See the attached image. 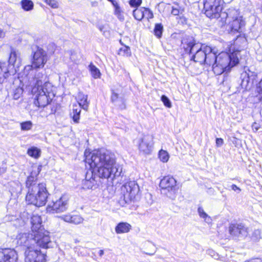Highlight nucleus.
I'll return each mask as SVG.
<instances>
[{
	"instance_id": "obj_1",
	"label": "nucleus",
	"mask_w": 262,
	"mask_h": 262,
	"mask_svg": "<svg viewBox=\"0 0 262 262\" xmlns=\"http://www.w3.org/2000/svg\"><path fill=\"white\" fill-rule=\"evenodd\" d=\"M84 155L86 166L89 165L90 169L83 182V188L92 189L94 186L95 175L104 179L120 175L122 169L116 164L115 156L111 151L104 149L92 152L86 150Z\"/></svg>"
},
{
	"instance_id": "obj_2",
	"label": "nucleus",
	"mask_w": 262,
	"mask_h": 262,
	"mask_svg": "<svg viewBox=\"0 0 262 262\" xmlns=\"http://www.w3.org/2000/svg\"><path fill=\"white\" fill-rule=\"evenodd\" d=\"M41 169V166L33 167V170L30 175L28 177L26 182V187L28 189L26 196V201L28 204L38 207L46 204L49 195L45 184L37 183V177Z\"/></svg>"
},
{
	"instance_id": "obj_3",
	"label": "nucleus",
	"mask_w": 262,
	"mask_h": 262,
	"mask_svg": "<svg viewBox=\"0 0 262 262\" xmlns=\"http://www.w3.org/2000/svg\"><path fill=\"white\" fill-rule=\"evenodd\" d=\"M46 76L41 73L35 74L33 79L32 93L34 97V103L38 107H44L49 104L55 96L54 87L52 83L45 82L42 84Z\"/></svg>"
},
{
	"instance_id": "obj_4",
	"label": "nucleus",
	"mask_w": 262,
	"mask_h": 262,
	"mask_svg": "<svg viewBox=\"0 0 262 262\" xmlns=\"http://www.w3.org/2000/svg\"><path fill=\"white\" fill-rule=\"evenodd\" d=\"M246 51L243 49L236 47L235 45H231L229 53L222 52L216 56L215 63L212 66V70L214 74L221 75L225 71H229L231 68L239 63V58L245 56Z\"/></svg>"
},
{
	"instance_id": "obj_5",
	"label": "nucleus",
	"mask_w": 262,
	"mask_h": 262,
	"mask_svg": "<svg viewBox=\"0 0 262 262\" xmlns=\"http://www.w3.org/2000/svg\"><path fill=\"white\" fill-rule=\"evenodd\" d=\"M182 45L186 52L192 55L191 59L200 64L205 63L206 54L211 52L210 46L195 43L192 37L184 39Z\"/></svg>"
},
{
	"instance_id": "obj_6",
	"label": "nucleus",
	"mask_w": 262,
	"mask_h": 262,
	"mask_svg": "<svg viewBox=\"0 0 262 262\" xmlns=\"http://www.w3.org/2000/svg\"><path fill=\"white\" fill-rule=\"evenodd\" d=\"M17 244L19 245L26 247L32 246L35 244L40 247L48 248L49 247V244L50 243V237L47 232L36 233L30 234L29 233H23L19 234L17 237Z\"/></svg>"
},
{
	"instance_id": "obj_7",
	"label": "nucleus",
	"mask_w": 262,
	"mask_h": 262,
	"mask_svg": "<svg viewBox=\"0 0 262 262\" xmlns=\"http://www.w3.org/2000/svg\"><path fill=\"white\" fill-rule=\"evenodd\" d=\"M221 21H227V28L232 33L242 32V28L245 26L242 16H240L238 11L235 9L230 10L228 13H222Z\"/></svg>"
},
{
	"instance_id": "obj_8",
	"label": "nucleus",
	"mask_w": 262,
	"mask_h": 262,
	"mask_svg": "<svg viewBox=\"0 0 262 262\" xmlns=\"http://www.w3.org/2000/svg\"><path fill=\"white\" fill-rule=\"evenodd\" d=\"M48 60L47 52L41 48L37 49L34 53L32 65H28L24 68V73L28 75L29 71H31L32 73H33V68H43Z\"/></svg>"
},
{
	"instance_id": "obj_9",
	"label": "nucleus",
	"mask_w": 262,
	"mask_h": 262,
	"mask_svg": "<svg viewBox=\"0 0 262 262\" xmlns=\"http://www.w3.org/2000/svg\"><path fill=\"white\" fill-rule=\"evenodd\" d=\"M160 187L163 193L168 198L174 199L177 190V181L170 176L164 177L160 181Z\"/></svg>"
},
{
	"instance_id": "obj_10",
	"label": "nucleus",
	"mask_w": 262,
	"mask_h": 262,
	"mask_svg": "<svg viewBox=\"0 0 262 262\" xmlns=\"http://www.w3.org/2000/svg\"><path fill=\"white\" fill-rule=\"evenodd\" d=\"M121 193L126 203L134 200L139 192V187L135 181H129L121 188Z\"/></svg>"
},
{
	"instance_id": "obj_11",
	"label": "nucleus",
	"mask_w": 262,
	"mask_h": 262,
	"mask_svg": "<svg viewBox=\"0 0 262 262\" xmlns=\"http://www.w3.org/2000/svg\"><path fill=\"white\" fill-rule=\"evenodd\" d=\"M69 197L67 195H61L58 199L48 204L47 211L50 213H61L68 209Z\"/></svg>"
},
{
	"instance_id": "obj_12",
	"label": "nucleus",
	"mask_w": 262,
	"mask_h": 262,
	"mask_svg": "<svg viewBox=\"0 0 262 262\" xmlns=\"http://www.w3.org/2000/svg\"><path fill=\"white\" fill-rule=\"evenodd\" d=\"M26 262H45L46 261V255L41 252L40 250L36 248L34 245L28 247V249L25 250Z\"/></svg>"
},
{
	"instance_id": "obj_13",
	"label": "nucleus",
	"mask_w": 262,
	"mask_h": 262,
	"mask_svg": "<svg viewBox=\"0 0 262 262\" xmlns=\"http://www.w3.org/2000/svg\"><path fill=\"white\" fill-rule=\"evenodd\" d=\"M154 145V137L152 135H144L139 140L138 148L144 155H149L152 151Z\"/></svg>"
},
{
	"instance_id": "obj_14",
	"label": "nucleus",
	"mask_w": 262,
	"mask_h": 262,
	"mask_svg": "<svg viewBox=\"0 0 262 262\" xmlns=\"http://www.w3.org/2000/svg\"><path fill=\"white\" fill-rule=\"evenodd\" d=\"M256 76L255 73L251 71L248 68H245L244 71L241 74V83L242 88L248 90L250 88L251 83Z\"/></svg>"
},
{
	"instance_id": "obj_15",
	"label": "nucleus",
	"mask_w": 262,
	"mask_h": 262,
	"mask_svg": "<svg viewBox=\"0 0 262 262\" xmlns=\"http://www.w3.org/2000/svg\"><path fill=\"white\" fill-rule=\"evenodd\" d=\"M215 7L216 11H222L223 9L222 0H205L204 2V9L206 15H212L211 9Z\"/></svg>"
},
{
	"instance_id": "obj_16",
	"label": "nucleus",
	"mask_w": 262,
	"mask_h": 262,
	"mask_svg": "<svg viewBox=\"0 0 262 262\" xmlns=\"http://www.w3.org/2000/svg\"><path fill=\"white\" fill-rule=\"evenodd\" d=\"M17 254L12 249H2L0 251V262H16Z\"/></svg>"
},
{
	"instance_id": "obj_17",
	"label": "nucleus",
	"mask_w": 262,
	"mask_h": 262,
	"mask_svg": "<svg viewBox=\"0 0 262 262\" xmlns=\"http://www.w3.org/2000/svg\"><path fill=\"white\" fill-rule=\"evenodd\" d=\"M31 223L33 234L47 232L49 236V232L42 228L41 216L36 214H33L31 218Z\"/></svg>"
},
{
	"instance_id": "obj_18",
	"label": "nucleus",
	"mask_w": 262,
	"mask_h": 262,
	"mask_svg": "<svg viewBox=\"0 0 262 262\" xmlns=\"http://www.w3.org/2000/svg\"><path fill=\"white\" fill-rule=\"evenodd\" d=\"M229 232L234 236L247 235V229L242 224H232L229 227Z\"/></svg>"
},
{
	"instance_id": "obj_19",
	"label": "nucleus",
	"mask_w": 262,
	"mask_h": 262,
	"mask_svg": "<svg viewBox=\"0 0 262 262\" xmlns=\"http://www.w3.org/2000/svg\"><path fill=\"white\" fill-rule=\"evenodd\" d=\"M8 62L10 64L13 65V66L16 65L17 67H19L21 62L20 53L14 49H12L10 54Z\"/></svg>"
},
{
	"instance_id": "obj_20",
	"label": "nucleus",
	"mask_w": 262,
	"mask_h": 262,
	"mask_svg": "<svg viewBox=\"0 0 262 262\" xmlns=\"http://www.w3.org/2000/svg\"><path fill=\"white\" fill-rule=\"evenodd\" d=\"M131 225L126 222L119 223L115 227V231L117 234H122L128 232L131 229Z\"/></svg>"
},
{
	"instance_id": "obj_21",
	"label": "nucleus",
	"mask_w": 262,
	"mask_h": 262,
	"mask_svg": "<svg viewBox=\"0 0 262 262\" xmlns=\"http://www.w3.org/2000/svg\"><path fill=\"white\" fill-rule=\"evenodd\" d=\"M81 108V106L78 105L77 104H74L73 105L72 111L70 115L74 122L76 123L79 122Z\"/></svg>"
},
{
	"instance_id": "obj_22",
	"label": "nucleus",
	"mask_w": 262,
	"mask_h": 262,
	"mask_svg": "<svg viewBox=\"0 0 262 262\" xmlns=\"http://www.w3.org/2000/svg\"><path fill=\"white\" fill-rule=\"evenodd\" d=\"M111 100L113 102L116 103V104L119 101H120L122 103V105L120 106V108H125L124 100L122 97H119V91L118 90H112Z\"/></svg>"
},
{
	"instance_id": "obj_23",
	"label": "nucleus",
	"mask_w": 262,
	"mask_h": 262,
	"mask_svg": "<svg viewBox=\"0 0 262 262\" xmlns=\"http://www.w3.org/2000/svg\"><path fill=\"white\" fill-rule=\"evenodd\" d=\"M78 105L81 106L82 108L87 110L89 107V102L88 101V95L82 93H79L78 95Z\"/></svg>"
},
{
	"instance_id": "obj_24",
	"label": "nucleus",
	"mask_w": 262,
	"mask_h": 262,
	"mask_svg": "<svg viewBox=\"0 0 262 262\" xmlns=\"http://www.w3.org/2000/svg\"><path fill=\"white\" fill-rule=\"evenodd\" d=\"M9 70L5 63L0 62V83H3L9 76Z\"/></svg>"
},
{
	"instance_id": "obj_25",
	"label": "nucleus",
	"mask_w": 262,
	"mask_h": 262,
	"mask_svg": "<svg viewBox=\"0 0 262 262\" xmlns=\"http://www.w3.org/2000/svg\"><path fill=\"white\" fill-rule=\"evenodd\" d=\"M27 154L29 156L37 159L40 156L41 150L36 147L32 146L28 148L27 150Z\"/></svg>"
},
{
	"instance_id": "obj_26",
	"label": "nucleus",
	"mask_w": 262,
	"mask_h": 262,
	"mask_svg": "<svg viewBox=\"0 0 262 262\" xmlns=\"http://www.w3.org/2000/svg\"><path fill=\"white\" fill-rule=\"evenodd\" d=\"M216 55L215 53L212 51L211 48V52L206 54L205 63L209 66L214 64L215 63Z\"/></svg>"
},
{
	"instance_id": "obj_27",
	"label": "nucleus",
	"mask_w": 262,
	"mask_h": 262,
	"mask_svg": "<svg viewBox=\"0 0 262 262\" xmlns=\"http://www.w3.org/2000/svg\"><path fill=\"white\" fill-rule=\"evenodd\" d=\"M113 5L114 7V14L119 20L121 21L123 20L124 19L123 12L118 3H113Z\"/></svg>"
},
{
	"instance_id": "obj_28",
	"label": "nucleus",
	"mask_w": 262,
	"mask_h": 262,
	"mask_svg": "<svg viewBox=\"0 0 262 262\" xmlns=\"http://www.w3.org/2000/svg\"><path fill=\"white\" fill-rule=\"evenodd\" d=\"M20 4L22 8L26 11H30L33 9L34 3L31 0H22Z\"/></svg>"
},
{
	"instance_id": "obj_29",
	"label": "nucleus",
	"mask_w": 262,
	"mask_h": 262,
	"mask_svg": "<svg viewBox=\"0 0 262 262\" xmlns=\"http://www.w3.org/2000/svg\"><path fill=\"white\" fill-rule=\"evenodd\" d=\"M89 69L91 72V75L95 79L99 78L101 76L100 70L93 63H91L89 66Z\"/></svg>"
},
{
	"instance_id": "obj_30",
	"label": "nucleus",
	"mask_w": 262,
	"mask_h": 262,
	"mask_svg": "<svg viewBox=\"0 0 262 262\" xmlns=\"http://www.w3.org/2000/svg\"><path fill=\"white\" fill-rule=\"evenodd\" d=\"M198 213L200 217L204 219V221L209 224L212 222V219L204 210L203 208L199 207L198 209Z\"/></svg>"
},
{
	"instance_id": "obj_31",
	"label": "nucleus",
	"mask_w": 262,
	"mask_h": 262,
	"mask_svg": "<svg viewBox=\"0 0 262 262\" xmlns=\"http://www.w3.org/2000/svg\"><path fill=\"white\" fill-rule=\"evenodd\" d=\"M133 15L135 18L138 20H141L144 17L143 8L136 9L133 11Z\"/></svg>"
},
{
	"instance_id": "obj_32",
	"label": "nucleus",
	"mask_w": 262,
	"mask_h": 262,
	"mask_svg": "<svg viewBox=\"0 0 262 262\" xmlns=\"http://www.w3.org/2000/svg\"><path fill=\"white\" fill-rule=\"evenodd\" d=\"M159 158L163 163L167 162L169 158L168 153L164 150L161 149L159 152Z\"/></svg>"
},
{
	"instance_id": "obj_33",
	"label": "nucleus",
	"mask_w": 262,
	"mask_h": 262,
	"mask_svg": "<svg viewBox=\"0 0 262 262\" xmlns=\"http://www.w3.org/2000/svg\"><path fill=\"white\" fill-rule=\"evenodd\" d=\"M118 54L121 56H129L131 54L130 48L127 46H124L118 50Z\"/></svg>"
},
{
	"instance_id": "obj_34",
	"label": "nucleus",
	"mask_w": 262,
	"mask_h": 262,
	"mask_svg": "<svg viewBox=\"0 0 262 262\" xmlns=\"http://www.w3.org/2000/svg\"><path fill=\"white\" fill-rule=\"evenodd\" d=\"M211 11H212V15H206L208 17L210 18H218L221 17V20H222V13H225L224 12H222V11H216V9H215V7H212L211 9Z\"/></svg>"
},
{
	"instance_id": "obj_35",
	"label": "nucleus",
	"mask_w": 262,
	"mask_h": 262,
	"mask_svg": "<svg viewBox=\"0 0 262 262\" xmlns=\"http://www.w3.org/2000/svg\"><path fill=\"white\" fill-rule=\"evenodd\" d=\"M20 126L22 130L27 131L31 129L33 123L31 121H27L20 123Z\"/></svg>"
},
{
	"instance_id": "obj_36",
	"label": "nucleus",
	"mask_w": 262,
	"mask_h": 262,
	"mask_svg": "<svg viewBox=\"0 0 262 262\" xmlns=\"http://www.w3.org/2000/svg\"><path fill=\"white\" fill-rule=\"evenodd\" d=\"M163 29V27L161 24H157L155 25L154 33L157 37L160 38L161 37Z\"/></svg>"
},
{
	"instance_id": "obj_37",
	"label": "nucleus",
	"mask_w": 262,
	"mask_h": 262,
	"mask_svg": "<svg viewBox=\"0 0 262 262\" xmlns=\"http://www.w3.org/2000/svg\"><path fill=\"white\" fill-rule=\"evenodd\" d=\"M72 224L75 225L81 224L83 221V219L79 215H72Z\"/></svg>"
},
{
	"instance_id": "obj_38",
	"label": "nucleus",
	"mask_w": 262,
	"mask_h": 262,
	"mask_svg": "<svg viewBox=\"0 0 262 262\" xmlns=\"http://www.w3.org/2000/svg\"><path fill=\"white\" fill-rule=\"evenodd\" d=\"M43 1L52 8L56 9L58 7V3L56 0H43Z\"/></svg>"
},
{
	"instance_id": "obj_39",
	"label": "nucleus",
	"mask_w": 262,
	"mask_h": 262,
	"mask_svg": "<svg viewBox=\"0 0 262 262\" xmlns=\"http://www.w3.org/2000/svg\"><path fill=\"white\" fill-rule=\"evenodd\" d=\"M23 90L22 88L18 87L14 91L13 98L14 99H18L23 94Z\"/></svg>"
},
{
	"instance_id": "obj_40",
	"label": "nucleus",
	"mask_w": 262,
	"mask_h": 262,
	"mask_svg": "<svg viewBox=\"0 0 262 262\" xmlns=\"http://www.w3.org/2000/svg\"><path fill=\"white\" fill-rule=\"evenodd\" d=\"M144 10V17H145L148 19L153 18L154 14L148 8H143Z\"/></svg>"
},
{
	"instance_id": "obj_41",
	"label": "nucleus",
	"mask_w": 262,
	"mask_h": 262,
	"mask_svg": "<svg viewBox=\"0 0 262 262\" xmlns=\"http://www.w3.org/2000/svg\"><path fill=\"white\" fill-rule=\"evenodd\" d=\"M59 218L66 222L72 224V214L68 213L59 216Z\"/></svg>"
},
{
	"instance_id": "obj_42",
	"label": "nucleus",
	"mask_w": 262,
	"mask_h": 262,
	"mask_svg": "<svg viewBox=\"0 0 262 262\" xmlns=\"http://www.w3.org/2000/svg\"><path fill=\"white\" fill-rule=\"evenodd\" d=\"M161 100L164 103V105L168 108L171 107V103L169 99L165 95H162L161 97Z\"/></svg>"
},
{
	"instance_id": "obj_43",
	"label": "nucleus",
	"mask_w": 262,
	"mask_h": 262,
	"mask_svg": "<svg viewBox=\"0 0 262 262\" xmlns=\"http://www.w3.org/2000/svg\"><path fill=\"white\" fill-rule=\"evenodd\" d=\"M142 3V0H130L129 4L132 7H138Z\"/></svg>"
},
{
	"instance_id": "obj_44",
	"label": "nucleus",
	"mask_w": 262,
	"mask_h": 262,
	"mask_svg": "<svg viewBox=\"0 0 262 262\" xmlns=\"http://www.w3.org/2000/svg\"><path fill=\"white\" fill-rule=\"evenodd\" d=\"M257 91L258 93L259 99L262 101V79L259 82L257 86Z\"/></svg>"
},
{
	"instance_id": "obj_45",
	"label": "nucleus",
	"mask_w": 262,
	"mask_h": 262,
	"mask_svg": "<svg viewBox=\"0 0 262 262\" xmlns=\"http://www.w3.org/2000/svg\"><path fill=\"white\" fill-rule=\"evenodd\" d=\"M260 128V125L259 123L254 122L252 125V128L254 132H256Z\"/></svg>"
},
{
	"instance_id": "obj_46",
	"label": "nucleus",
	"mask_w": 262,
	"mask_h": 262,
	"mask_svg": "<svg viewBox=\"0 0 262 262\" xmlns=\"http://www.w3.org/2000/svg\"><path fill=\"white\" fill-rule=\"evenodd\" d=\"M148 247H149L150 248H152L153 250H152V252H146V254L149 255H154L156 252V248H155V246L151 244H149L148 245Z\"/></svg>"
},
{
	"instance_id": "obj_47",
	"label": "nucleus",
	"mask_w": 262,
	"mask_h": 262,
	"mask_svg": "<svg viewBox=\"0 0 262 262\" xmlns=\"http://www.w3.org/2000/svg\"><path fill=\"white\" fill-rule=\"evenodd\" d=\"M171 14L173 15H178L180 13V10L178 8L172 7L171 10Z\"/></svg>"
},
{
	"instance_id": "obj_48",
	"label": "nucleus",
	"mask_w": 262,
	"mask_h": 262,
	"mask_svg": "<svg viewBox=\"0 0 262 262\" xmlns=\"http://www.w3.org/2000/svg\"><path fill=\"white\" fill-rule=\"evenodd\" d=\"M224 143L223 139L222 138L216 139V145L217 146H221Z\"/></svg>"
},
{
	"instance_id": "obj_49",
	"label": "nucleus",
	"mask_w": 262,
	"mask_h": 262,
	"mask_svg": "<svg viewBox=\"0 0 262 262\" xmlns=\"http://www.w3.org/2000/svg\"><path fill=\"white\" fill-rule=\"evenodd\" d=\"M231 187L233 190L237 191L238 193H239L241 190V189L235 184H232L231 186Z\"/></svg>"
},
{
	"instance_id": "obj_50",
	"label": "nucleus",
	"mask_w": 262,
	"mask_h": 262,
	"mask_svg": "<svg viewBox=\"0 0 262 262\" xmlns=\"http://www.w3.org/2000/svg\"><path fill=\"white\" fill-rule=\"evenodd\" d=\"M245 262H262L259 258H252L245 261Z\"/></svg>"
},
{
	"instance_id": "obj_51",
	"label": "nucleus",
	"mask_w": 262,
	"mask_h": 262,
	"mask_svg": "<svg viewBox=\"0 0 262 262\" xmlns=\"http://www.w3.org/2000/svg\"><path fill=\"white\" fill-rule=\"evenodd\" d=\"M16 188H15V190H21V185L19 183H16Z\"/></svg>"
},
{
	"instance_id": "obj_52",
	"label": "nucleus",
	"mask_w": 262,
	"mask_h": 262,
	"mask_svg": "<svg viewBox=\"0 0 262 262\" xmlns=\"http://www.w3.org/2000/svg\"><path fill=\"white\" fill-rule=\"evenodd\" d=\"M5 32L0 29V38H3L5 36Z\"/></svg>"
},
{
	"instance_id": "obj_53",
	"label": "nucleus",
	"mask_w": 262,
	"mask_h": 262,
	"mask_svg": "<svg viewBox=\"0 0 262 262\" xmlns=\"http://www.w3.org/2000/svg\"><path fill=\"white\" fill-rule=\"evenodd\" d=\"M98 254H99V256H102L103 255V254H104L103 250H99V251L98 252Z\"/></svg>"
},
{
	"instance_id": "obj_54",
	"label": "nucleus",
	"mask_w": 262,
	"mask_h": 262,
	"mask_svg": "<svg viewBox=\"0 0 262 262\" xmlns=\"http://www.w3.org/2000/svg\"><path fill=\"white\" fill-rule=\"evenodd\" d=\"M98 28L101 32H103V29H104L103 26H99L98 27Z\"/></svg>"
},
{
	"instance_id": "obj_55",
	"label": "nucleus",
	"mask_w": 262,
	"mask_h": 262,
	"mask_svg": "<svg viewBox=\"0 0 262 262\" xmlns=\"http://www.w3.org/2000/svg\"><path fill=\"white\" fill-rule=\"evenodd\" d=\"M108 1L111 2L112 4L113 5V3H117V2L116 0H107Z\"/></svg>"
},
{
	"instance_id": "obj_56",
	"label": "nucleus",
	"mask_w": 262,
	"mask_h": 262,
	"mask_svg": "<svg viewBox=\"0 0 262 262\" xmlns=\"http://www.w3.org/2000/svg\"><path fill=\"white\" fill-rule=\"evenodd\" d=\"M243 43L246 44V41L245 39H243Z\"/></svg>"
},
{
	"instance_id": "obj_57",
	"label": "nucleus",
	"mask_w": 262,
	"mask_h": 262,
	"mask_svg": "<svg viewBox=\"0 0 262 262\" xmlns=\"http://www.w3.org/2000/svg\"><path fill=\"white\" fill-rule=\"evenodd\" d=\"M238 42V39H236V43H237V42Z\"/></svg>"
},
{
	"instance_id": "obj_58",
	"label": "nucleus",
	"mask_w": 262,
	"mask_h": 262,
	"mask_svg": "<svg viewBox=\"0 0 262 262\" xmlns=\"http://www.w3.org/2000/svg\"><path fill=\"white\" fill-rule=\"evenodd\" d=\"M18 221H20L21 219H17Z\"/></svg>"
}]
</instances>
